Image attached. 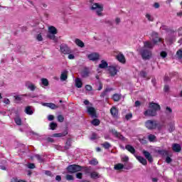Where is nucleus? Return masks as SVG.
Here are the masks:
<instances>
[{
  "label": "nucleus",
  "mask_w": 182,
  "mask_h": 182,
  "mask_svg": "<svg viewBox=\"0 0 182 182\" xmlns=\"http://www.w3.org/2000/svg\"><path fill=\"white\" fill-rule=\"evenodd\" d=\"M72 146V139H69L65 143V148L69 149Z\"/></svg>",
  "instance_id": "41"
},
{
  "label": "nucleus",
  "mask_w": 182,
  "mask_h": 182,
  "mask_svg": "<svg viewBox=\"0 0 182 182\" xmlns=\"http://www.w3.org/2000/svg\"><path fill=\"white\" fill-rule=\"evenodd\" d=\"M66 180H68V181H72L73 180V176L67 175L66 176Z\"/></svg>",
  "instance_id": "51"
},
{
  "label": "nucleus",
  "mask_w": 182,
  "mask_h": 182,
  "mask_svg": "<svg viewBox=\"0 0 182 182\" xmlns=\"http://www.w3.org/2000/svg\"><path fill=\"white\" fill-rule=\"evenodd\" d=\"M65 120V118L63 115H58V121L60 122V123H63V122Z\"/></svg>",
  "instance_id": "48"
},
{
  "label": "nucleus",
  "mask_w": 182,
  "mask_h": 182,
  "mask_svg": "<svg viewBox=\"0 0 182 182\" xmlns=\"http://www.w3.org/2000/svg\"><path fill=\"white\" fill-rule=\"evenodd\" d=\"M23 96H28V97H31V99H35L36 97H38V95H35V94H29V95H24Z\"/></svg>",
  "instance_id": "46"
},
{
  "label": "nucleus",
  "mask_w": 182,
  "mask_h": 182,
  "mask_svg": "<svg viewBox=\"0 0 182 182\" xmlns=\"http://www.w3.org/2000/svg\"><path fill=\"white\" fill-rule=\"evenodd\" d=\"M43 106H46V107H50V109H58V106L53 103L51 102H43L42 103Z\"/></svg>",
  "instance_id": "19"
},
{
  "label": "nucleus",
  "mask_w": 182,
  "mask_h": 182,
  "mask_svg": "<svg viewBox=\"0 0 182 182\" xmlns=\"http://www.w3.org/2000/svg\"><path fill=\"white\" fill-rule=\"evenodd\" d=\"M161 58H166L167 53H166V51L161 52Z\"/></svg>",
  "instance_id": "57"
},
{
  "label": "nucleus",
  "mask_w": 182,
  "mask_h": 182,
  "mask_svg": "<svg viewBox=\"0 0 182 182\" xmlns=\"http://www.w3.org/2000/svg\"><path fill=\"white\" fill-rule=\"evenodd\" d=\"M68 134V131H65L62 133L53 134L52 137H65Z\"/></svg>",
  "instance_id": "26"
},
{
  "label": "nucleus",
  "mask_w": 182,
  "mask_h": 182,
  "mask_svg": "<svg viewBox=\"0 0 182 182\" xmlns=\"http://www.w3.org/2000/svg\"><path fill=\"white\" fill-rule=\"evenodd\" d=\"M45 174H46V176H49L50 177H52V172L50 171H45Z\"/></svg>",
  "instance_id": "59"
},
{
  "label": "nucleus",
  "mask_w": 182,
  "mask_h": 182,
  "mask_svg": "<svg viewBox=\"0 0 182 182\" xmlns=\"http://www.w3.org/2000/svg\"><path fill=\"white\" fill-rule=\"evenodd\" d=\"M48 33H54L56 35V33H58V30H56L55 26H51L48 27Z\"/></svg>",
  "instance_id": "27"
},
{
  "label": "nucleus",
  "mask_w": 182,
  "mask_h": 182,
  "mask_svg": "<svg viewBox=\"0 0 182 182\" xmlns=\"http://www.w3.org/2000/svg\"><path fill=\"white\" fill-rule=\"evenodd\" d=\"M91 178H100V175L97 172L93 171L90 173Z\"/></svg>",
  "instance_id": "31"
},
{
  "label": "nucleus",
  "mask_w": 182,
  "mask_h": 182,
  "mask_svg": "<svg viewBox=\"0 0 182 182\" xmlns=\"http://www.w3.org/2000/svg\"><path fill=\"white\" fill-rule=\"evenodd\" d=\"M18 181H19L18 180V178H16V177H14L11 179V182H18Z\"/></svg>",
  "instance_id": "63"
},
{
  "label": "nucleus",
  "mask_w": 182,
  "mask_h": 182,
  "mask_svg": "<svg viewBox=\"0 0 182 182\" xmlns=\"http://www.w3.org/2000/svg\"><path fill=\"white\" fill-rule=\"evenodd\" d=\"M28 168H35V164H28Z\"/></svg>",
  "instance_id": "61"
},
{
  "label": "nucleus",
  "mask_w": 182,
  "mask_h": 182,
  "mask_svg": "<svg viewBox=\"0 0 182 182\" xmlns=\"http://www.w3.org/2000/svg\"><path fill=\"white\" fill-rule=\"evenodd\" d=\"M85 89L86 90H87L88 92H90V90H92V87L91 85H85Z\"/></svg>",
  "instance_id": "56"
},
{
  "label": "nucleus",
  "mask_w": 182,
  "mask_h": 182,
  "mask_svg": "<svg viewBox=\"0 0 182 182\" xmlns=\"http://www.w3.org/2000/svg\"><path fill=\"white\" fill-rule=\"evenodd\" d=\"M110 113L113 117H117L119 114V111H117V109L115 107H113L110 109Z\"/></svg>",
  "instance_id": "21"
},
{
  "label": "nucleus",
  "mask_w": 182,
  "mask_h": 182,
  "mask_svg": "<svg viewBox=\"0 0 182 182\" xmlns=\"http://www.w3.org/2000/svg\"><path fill=\"white\" fill-rule=\"evenodd\" d=\"M56 34L52 33H48L47 34V38H48L49 39H51L52 41H55V39H56Z\"/></svg>",
  "instance_id": "35"
},
{
  "label": "nucleus",
  "mask_w": 182,
  "mask_h": 182,
  "mask_svg": "<svg viewBox=\"0 0 182 182\" xmlns=\"http://www.w3.org/2000/svg\"><path fill=\"white\" fill-rule=\"evenodd\" d=\"M45 33H46V30L43 29V27L40 33L36 36V39L38 41V42H42V41H43V37H42V35H45Z\"/></svg>",
  "instance_id": "14"
},
{
  "label": "nucleus",
  "mask_w": 182,
  "mask_h": 182,
  "mask_svg": "<svg viewBox=\"0 0 182 182\" xmlns=\"http://www.w3.org/2000/svg\"><path fill=\"white\" fill-rule=\"evenodd\" d=\"M25 114H28V116H32V114H33L35 109H33V107H32L31 106H27L25 108Z\"/></svg>",
  "instance_id": "13"
},
{
  "label": "nucleus",
  "mask_w": 182,
  "mask_h": 182,
  "mask_svg": "<svg viewBox=\"0 0 182 182\" xmlns=\"http://www.w3.org/2000/svg\"><path fill=\"white\" fill-rule=\"evenodd\" d=\"M172 150L176 153H180V151H181V146L178 144H173L172 145Z\"/></svg>",
  "instance_id": "18"
},
{
  "label": "nucleus",
  "mask_w": 182,
  "mask_h": 182,
  "mask_svg": "<svg viewBox=\"0 0 182 182\" xmlns=\"http://www.w3.org/2000/svg\"><path fill=\"white\" fill-rule=\"evenodd\" d=\"M53 119H54L53 115H51V114L48 115V120H49V122H52V120H53Z\"/></svg>",
  "instance_id": "62"
},
{
  "label": "nucleus",
  "mask_w": 182,
  "mask_h": 182,
  "mask_svg": "<svg viewBox=\"0 0 182 182\" xmlns=\"http://www.w3.org/2000/svg\"><path fill=\"white\" fill-rule=\"evenodd\" d=\"M136 158L139 161V163H141L144 166H146V164H147V160H146V159L143 158V156H136Z\"/></svg>",
  "instance_id": "25"
},
{
  "label": "nucleus",
  "mask_w": 182,
  "mask_h": 182,
  "mask_svg": "<svg viewBox=\"0 0 182 182\" xmlns=\"http://www.w3.org/2000/svg\"><path fill=\"white\" fill-rule=\"evenodd\" d=\"M41 83H42L43 86H48L49 85V81L46 78H42Z\"/></svg>",
  "instance_id": "36"
},
{
  "label": "nucleus",
  "mask_w": 182,
  "mask_h": 182,
  "mask_svg": "<svg viewBox=\"0 0 182 182\" xmlns=\"http://www.w3.org/2000/svg\"><path fill=\"white\" fill-rule=\"evenodd\" d=\"M91 123L93 126H99L100 124V121L98 119H94Z\"/></svg>",
  "instance_id": "38"
},
{
  "label": "nucleus",
  "mask_w": 182,
  "mask_h": 182,
  "mask_svg": "<svg viewBox=\"0 0 182 182\" xmlns=\"http://www.w3.org/2000/svg\"><path fill=\"white\" fill-rule=\"evenodd\" d=\"M75 86L78 89H80L82 86H83V82H82V80L80 78H76L75 80Z\"/></svg>",
  "instance_id": "22"
},
{
  "label": "nucleus",
  "mask_w": 182,
  "mask_h": 182,
  "mask_svg": "<svg viewBox=\"0 0 182 182\" xmlns=\"http://www.w3.org/2000/svg\"><path fill=\"white\" fill-rule=\"evenodd\" d=\"M111 132L112 133V134H114L115 137L119 139V140H124V136H123V135H122L120 133L117 132L116 129H112Z\"/></svg>",
  "instance_id": "15"
},
{
  "label": "nucleus",
  "mask_w": 182,
  "mask_h": 182,
  "mask_svg": "<svg viewBox=\"0 0 182 182\" xmlns=\"http://www.w3.org/2000/svg\"><path fill=\"white\" fill-rule=\"evenodd\" d=\"M87 112L91 117H96V110L93 107H87Z\"/></svg>",
  "instance_id": "11"
},
{
  "label": "nucleus",
  "mask_w": 182,
  "mask_h": 182,
  "mask_svg": "<svg viewBox=\"0 0 182 182\" xmlns=\"http://www.w3.org/2000/svg\"><path fill=\"white\" fill-rule=\"evenodd\" d=\"M14 122L17 126H21V124H22V119L19 117H15Z\"/></svg>",
  "instance_id": "30"
},
{
  "label": "nucleus",
  "mask_w": 182,
  "mask_h": 182,
  "mask_svg": "<svg viewBox=\"0 0 182 182\" xmlns=\"http://www.w3.org/2000/svg\"><path fill=\"white\" fill-rule=\"evenodd\" d=\"M172 112H173V110L171 109V108H170V107H167L166 108V110H165V113L166 114H171V113H172Z\"/></svg>",
  "instance_id": "44"
},
{
  "label": "nucleus",
  "mask_w": 182,
  "mask_h": 182,
  "mask_svg": "<svg viewBox=\"0 0 182 182\" xmlns=\"http://www.w3.org/2000/svg\"><path fill=\"white\" fill-rule=\"evenodd\" d=\"M91 9L95 11L98 16H102V12H103V6L102 4L95 3L92 5Z\"/></svg>",
  "instance_id": "3"
},
{
  "label": "nucleus",
  "mask_w": 182,
  "mask_h": 182,
  "mask_svg": "<svg viewBox=\"0 0 182 182\" xmlns=\"http://www.w3.org/2000/svg\"><path fill=\"white\" fill-rule=\"evenodd\" d=\"M87 58L90 60H92L95 62V60H98L100 55L97 53H92L91 54L87 55Z\"/></svg>",
  "instance_id": "10"
},
{
  "label": "nucleus",
  "mask_w": 182,
  "mask_h": 182,
  "mask_svg": "<svg viewBox=\"0 0 182 182\" xmlns=\"http://www.w3.org/2000/svg\"><path fill=\"white\" fill-rule=\"evenodd\" d=\"M117 60H119V62H120L121 63H124V62H126V60H124V55H123V54H119L117 56Z\"/></svg>",
  "instance_id": "29"
},
{
  "label": "nucleus",
  "mask_w": 182,
  "mask_h": 182,
  "mask_svg": "<svg viewBox=\"0 0 182 182\" xmlns=\"http://www.w3.org/2000/svg\"><path fill=\"white\" fill-rule=\"evenodd\" d=\"M122 161H124V163H127V161H129V156H123L122 158Z\"/></svg>",
  "instance_id": "53"
},
{
  "label": "nucleus",
  "mask_w": 182,
  "mask_h": 182,
  "mask_svg": "<svg viewBox=\"0 0 182 182\" xmlns=\"http://www.w3.org/2000/svg\"><path fill=\"white\" fill-rule=\"evenodd\" d=\"M166 161L168 164L171 163V158H170L169 156H167L166 159Z\"/></svg>",
  "instance_id": "64"
},
{
  "label": "nucleus",
  "mask_w": 182,
  "mask_h": 182,
  "mask_svg": "<svg viewBox=\"0 0 182 182\" xmlns=\"http://www.w3.org/2000/svg\"><path fill=\"white\" fill-rule=\"evenodd\" d=\"M153 46H154V44L150 41H145L144 43V48L141 50L142 59L147 60V59L151 58V51L149 49H152Z\"/></svg>",
  "instance_id": "1"
},
{
  "label": "nucleus",
  "mask_w": 182,
  "mask_h": 182,
  "mask_svg": "<svg viewBox=\"0 0 182 182\" xmlns=\"http://www.w3.org/2000/svg\"><path fill=\"white\" fill-rule=\"evenodd\" d=\"M139 76H141V77H143L144 79H146L147 80H149V79H150L149 77H147V73H146V71H141L139 73Z\"/></svg>",
  "instance_id": "34"
},
{
  "label": "nucleus",
  "mask_w": 182,
  "mask_h": 182,
  "mask_svg": "<svg viewBox=\"0 0 182 182\" xmlns=\"http://www.w3.org/2000/svg\"><path fill=\"white\" fill-rule=\"evenodd\" d=\"M156 136L153 134H149L148 136V140H149V141H154V140H156Z\"/></svg>",
  "instance_id": "43"
},
{
  "label": "nucleus",
  "mask_w": 182,
  "mask_h": 182,
  "mask_svg": "<svg viewBox=\"0 0 182 182\" xmlns=\"http://www.w3.org/2000/svg\"><path fill=\"white\" fill-rule=\"evenodd\" d=\"M114 170H123L124 168V165L123 164H117L114 167Z\"/></svg>",
  "instance_id": "32"
},
{
  "label": "nucleus",
  "mask_w": 182,
  "mask_h": 182,
  "mask_svg": "<svg viewBox=\"0 0 182 182\" xmlns=\"http://www.w3.org/2000/svg\"><path fill=\"white\" fill-rule=\"evenodd\" d=\"M132 117H133V114H127L125 117V118L127 119V120H129L130 119H132Z\"/></svg>",
  "instance_id": "58"
},
{
  "label": "nucleus",
  "mask_w": 182,
  "mask_h": 182,
  "mask_svg": "<svg viewBox=\"0 0 182 182\" xmlns=\"http://www.w3.org/2000/svg\"><path fill=\"white\" fill-rule=\"evenodd\" d=\"M56 127H58V124L57 123L51 122L50 124V129L51 130H55V129H56Z\"/></svg>",
  "instance_id": "42"
},
{
  "label": "nucleus",
  "mask_w": 182,
  "mask_h": 182,
  "mask_svg": "<svg viewBox=\"0 0 182 182\" xmlns=\"http://www.w3.org/2000/svg\"><path fill=\"white\" fill-rule=\"evenodd\" d=\"M107 62H106L105 60H102L101 61V63L99 65V68L100 69H106V68H107Z\"/></svg>",
  "instance_id": "28"
},
{
  "label": "nucleus",
  "mask_w": 182,
  "mask_h": 182,
  "mask_svg": "<svg viewBox=\"0 0 182 182\" xmlns=\"http://www.w3.org/2000/svg\"><path fill=\"white\" fill-rule=\"evenodd\" d=\"M176 129V128L174 127V124H171L169 125V132H174V129Z\"/></svg>",
  "instance_id": "52"
},
{
  "label": "nucleus",
  "mask_w": 182,
  "mask_h": 182,
  "mask_svg": "<svg viewBox=\"0 0 182 182\" xmlns=\"http://www.w3.org/2000/svg\"><path fill=\"white\" fill-rule=\"evenodd\" d=\"M26 87L28 90H31V92H35V90H36V85L31 81H27L26 82Z\"/></svg>",
  "instance_id": "8"
},
{
  "label": "nucleus",
  "mask_w": 182,
  "mask_h": 182,
  "mask_svg": "<svg viewBox=\"0 0 182 182\" xmlns=\"http://www.w3.org/2000/svg\"><path fill=\"white\" fill-rule=\"evenodd\" d=\"M120 70V66L117 65H110L108 67V72L111 76H116Z\"/></svg>",
  "instance_id": "4"
},
{
  "label": "nucleus",
  "mask_w": 182,
  "mask_h": 182,
  "mask_svg": "<svg viewBox=\"0 0 182 182\" xmlns=\"http://www.w3.org/2000/svg\"><path fill=\"white\" fill-rule=\"evenodd\" d=\"M36 159L39 161V163H43V157L39 154L35 156Z\"/></svg>",
  "instance_id": "40"
},
{
  "label": "nucleus",
  "mask_w": 182,
  "mask_h": 182,
  "mask_svg": "<svg viewBox=\"0 0 182 182\" xmlns=\"http://www.w3.org/2000/svg\"><path fill=\"white\" fill-rule=\"evenodd\" d=\"M84 170H85L86 174H89L90 173L91 168H90V167H85Z\"/></svg>",
  "instance_id": "54"
},
{
  "label": "nucleus",
  "mask_w": 182,
  "mask_h": 182,
  "mask_svg": "<svg viewBox=\"0 0 182 182\" xmlns=\"http://www.w3.org/2000/svg\"><path fill=\"white\" fill-rule=\"evenodd\" d=\"M160 105L157 103L151 102L149 104V109L144 112V116L148 117H153L157 115V112L160 110Z\"/></svg>",
  "instance_id": "2"
},
{
  "label": "nucleus",
  "mask_w": 182,
  "mask_h": 182,
  "mask_svg": "<svg viewBox=\"0 0 182 182\" xmlns=\"http://www.w3.org/2000/svg\"><path fill=\"white\" fill-rule=\"evenodd\" d=\"M151 39L152 41L154 42V45L157 43V42H161V38H159V33L156 32H153L151 34Z\"/></svg>",
  "instance_id": "9"
},
{
  "label": "nucleus",
  "mask_w": 182,
  "mask_h": 182,
  "mask_svg": "<svg viewBox=\"0 0 182 182\" xmlns=\"http://www.w3.org/2000/svg\"><path fill=\"white\" fill-rule=\"evenodd\" d=\"M122 98V95L119 94H114L112 97V99L114 102H119Z\"/></svg>",
  "instance_id": "33"
},
{
  "label": "nucleus",
  "mask_w": 182,
  "mask_h": 182,
  "mask_svg": "<svg viewBox=\"0 0 182 182\" xmlns=\"http://www.w3.org/2000/svg\"><path fill=\"white\" fill-rule=\"evenodd\" d=\"M143 154L149 163H153V157H151V154H149V151H143Z\"/></svg>",
  "instance_id": "16"
},
{
  "label": "nucleus",
  "mask_w": 182,
  "mask_h": 182,
  "mask_svg": "<svg viewBox=\"0 0 182 182\" xmlns=\"http://www.w3.org/2000/svg\"><path fill=\"white\" fill-rule=\"evenodd\" d=\"M67 170L68 173H77V171H82V166L79 165H70L68 166Z\"/></svg>",
  "instance_id": "5"
},
{
  "label": "nucleus",
  "mask_w": 182,
  "mask_h": 182,
  "mask_svg": "<svg viewBox=\"0 0 182 182\" xmlns=\"http://www.w3.org/2000/svg\"><path fill=\"white\" fill-rule=\"evenodd\" d=\"M89 73H90V72L89 71V68H85L82 71L81 76L82 77H87V76H89Z\"/></svg>",
  "instance_id": "23"
},
{
  "label": "nucleus",
  "mask_w": 182,
  "mask_h": 182,
  "mask_svg": "<svg viewBox=\"0 0 182 182\" xmlns=\"http://www.w3.org/2000/svg\"><path fill=\"white\" fill-rule=\"evenodd\" d=\"M60 50L64 55H69L70 53V48L66 44H61Z\"/></svg>",
  "instance_id": "7"
},
{
  "label": "nucleus",
  "mask_w": 182,
  "mask_h": 182,
  "mask_svg": "<svg viewBox=\"0 0 182 182\" xmlns=\"http://www.w3.org/2000/svg\"><path fill=\"white\" fill-rule=\"evenodd\" d=\"M82 176H83V174L82 173H76L77 178H79L80 180H81Z\"/></svg>",
  "instance_id": "55"
},
{
  "label": "nucleus",
  "mask_w": 182,
  "mask_h": 182,
  "mask_svg": "<svg viewBox=\"0 0 182 182\" xmlns=\"http://www.w3.org/2000/svg\"><path fill=\"white\" fill-rule=\"evenodd\" d=\"M139 141H140V143H141V144H146V143H147V141L144 138L139 139Z\"/></svg>",
  "instance_id": "60"
},
{
  "label": "nucleus",
  "mask_w": 182,
  "mask_h": 182,
  "mask_svg": "<svg viewBox=\"0 0 182 182\" xmlns=\"http://www.w3.org/2000/svg\"><path fill=\"white\" fill-rule=\"evenodd\" d=\"M91 140H97V139H99V136H97V134L93 133L90 137Z\"/></svg>",
  "instance_id": "47"
},
{
  "label": "nucleus",
  "mask_w": 182,
  "mask_h": 182,
  "mask_svg": "<svg viewBox=\"0 0 182 182\" xmlns=\"http://www.w3.org/2000/svg\"><path fill=\"white\" fill-rule=\"evenodd\" d=\"M102 146L105 147V149H110V144L107 141L102 144Z\"/></svg>",
  "instance_id": "49"
},
{
  "label": "nucleus",
  "mask_w": 182,
  "mask_h": 182,
  "mask_svg": "<svg viewBox=\"0 0 182 182\" xmlns=\"http://www.w3.org/2000/svg\"><path fill=\"white\" fill-rule=\"evenodd\" d=\"M145 127L146 129H149V130H153V129H156V127H157V122L153 120H147L145 122Z\"/></svg>",
  "instance_id": "6"
},
{
  "label": "nucleus",
  "mask_w": 182,
  "mask_h": 182,
  "mask_svg": "<svg viewBox=\"0 0 182 182\" xmlns=\"http://www.w3.org/2000/svg\"><path fill=\"white\" fill-rule=\"evenodd\" d=\"M145 16L149 22H153L154 21V18L150 14H146Z\"/></svg>",
  "instance_id": "39"
},
{
  "label": "nucleus",
  "mask_w": 182,
  "mask_h": 182,
  "mask_svg": "<svg viewBox=\"0 0 182 182\" xmlns=\"http://www.w3.org/2000/svg\"><path fill=\"white\" fill-rule=\"evenodd\" d=\"M75 43L79 46V48H85V43H83V41H82V40L79 39V38H76L75 40Z\"/></svg>",
  "instance_id": "24"
},
{
  "label": "nucleus",
  "mask_w": 182,
  "mask_h": 182,
  "mask_svg": "<svg viewBox=\"0 0 182 182\" xmlns=\"http://www.w3.org/2000/svg\"><path fill=\"white\" fill-rule=\"evenodd\" d=\"M176 35V33L174 31L171 32V34L168 33V36L166 38V41L168 42L169 43H173L174 42V36Z\"/></svg>",
  "instance_id": "12"
},
{
  "label": "nucleus",
  "mask_w": 182,
  "mask_h": 182,
  "mask_svg": "<svg viewBox=\"0 0 182 182\" xmlns=\"http://www.w3.org/2000/svg\"><path fill=\"white\" fill-rule=\"evenodd\" d=\"M68 70H64L61 72L60 80H62V82H65V80L68 79Z\"/></svg>",
  "instance_id": "17"
},
{
  "label": "nucleus",
  "mask_w": 182,
  "mask_h": 182,
  "mask_svg": "<svg viewBox=\"0 0 182 182\" xmlns=\"http://www.w3.org/2000/svg\"><path fill=\"white\" fill-rule=\"evenodd\" d=\"M125 149L126 150H127L128 151H129V153H132V154H136V149H134V147H133L132 145L130 144H127L125 146Z\"/></svg>",
  "instance_id": "20"
},
{
  "label": "nucleus",
  "mask_w": 182,
  "mask_h": 182,
  "mask_svg": "<svg viewBox=\"0 0 182 182\" xmlns=\"http://www.w3.org/2000/svg\"><path fill=\"white\" fill-rule=\"evenodd\" d=\"M112 90H113V88H107L103 92H102L101 97H105L107 92H112Z\"/></svg>",
  "instance_id": "37"
},
{
  "label": "nucleus",
  "mask_w": 182,
  "mask_h": 182,
  "mask_svg": "<svg viewBox=\"0 0 182 182\" xmlns=\"http://www.w3.org/2000/svg\"><path fill=\"white\" fill-rule=\"evenodd\" d=\"M176 55L178 58V59H182V50H179L177 51Z\"/></svg>",
  "instance_id": "50"
},
{
  "label": "nucleus",
  "mask_w": 182,
  "mask_h": 182,
  "mask_svg": "<svg viewBox=\"0 0 182 182\" xmlns=\"http://www.w3.org/2000/svg\"><path fill=\"white\" fill-rule=\"evenodd\" d=\"M97 164L98 162L97 159H92L91 161H90V164H91L92 166H97Z\"/></svg>",
  "instance_id": "45"
}]
</instances>
